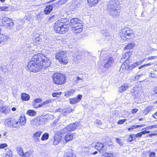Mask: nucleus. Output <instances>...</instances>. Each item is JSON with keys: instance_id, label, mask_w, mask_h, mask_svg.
Returning a JSON list of instances; mask_svg holds the SVG:
<instances>
[{"instance_id": "1", "label": "nucleus", "mask_w": 157, "mask_h": 157, "mask_svg": "<svg viewBox=\"0 0 157 157\" xmlns=\"http://www.w3.org/2000/svg\"><path fill=\"white\" fill-rule=\"evenodd\" d=\"M118 0H110L107 3V11L108 14L113 18H117L119 15L120 9Z\"/></svg>"}, {"instance_id": "2", "label": "nucleus", "mask_w": 157, "mask_h": 157, "mask_svg": "<svg viewBox=\"0 0 157 157\" xmlns=\"http://www.w3.org/2000/svg\"><path fill=\"white\" fill-rule=\"evenodd\" d=\"M53 27L56 33L64 34L67 32L69 29V22L67 19H60L54 24Z\"/></svg>"}, {"instance_id": "3", "label": "nucleus", "mask_w": 157, "mask_h": 157, "mask_svg": "<svg viewBox=\"0 0 157 157\" xmlns=\"http://www.w3.org/2000/svg\"><path fill=\"white\" fill-rule=\"evenodd\" d=\"M38 57L36 54L33 56L31 60L28 63V69L31 71L33 72H38L40 71H42L40 67L39 62L38 60Z\"/></svg>"}, {"instance_id": "4", "label": "nucleus", "mask_w": 157, "mask_h": 157, "mask_svg": "<svg viewBox=\"0 0 157 157\" xmlns=\"http://www.w3.org/2000/svg\"><path fill=\"white\" fill-rule=\"evenodd\" d=\"M36 55L38 57V60H37L39 62L42 70L50 66L51 62L49 58L43 54L38 53Z\"/></svg>"}, {"instance_id": "5", "label": "nucleus", "mask_w": 157, "mask_h": 157, "mask_svg": "<svg viewBox=\"0 0 157 157\" xmlns=\"http://www.w3.org/2000/svg\"><path fill=\"white\" fill-rule=\"evenodd\" d=\"M130 54L131 52H128L125 53L123 55L122 58L121 59V61H123V59H125V62L121 66V67L123 69L125 68L126 70H130L133 69L139 64V63H136L132 64L129 67L128 66V64L126 62L127 60H129L128 59L130 56Z\"/></svg>"}, {"instance_id": "6", "label": "nucleus", "mask_w": 157, "mask_h": 157, "mask_svg": "<svg viewBox=\"0 0 157 157\" xmlns=\"http://www.w3.org/2000/svg\"><path fill=\"white\" fill-rule=\"evenodd\" d=\"M54 82L57 85H61L66 82V77L65 75L61 73L56 72L52 75Z\"/></svg>"}, {"instance_id": "7", "label": "nucleus", "mask_w": 157, "mask_h": 157, "mask_svg": "<svg viewBox=\"0 0 157 157\" xmlns=\"http://www.w3.org/2000/svg\"><path fill=\"white\" fill-rule=\"evenodd\" d=\"M67 54V52L66 51H61L56 53V59L62 64H66L68 62Z\"/></svg>"}, {"instance_id": "8", "label": "nucleus", "mask_w": 157, "mask_h": 157, "mask_svg": "<svg viewBox=\"0 0 157 157\" xmlns=\"http://www.w3.org/2000/svg\"><path fill=\"white\" fill-rule=\"evenodd\" d=\"M78 124V123L77 122L71 123L62 129L60 130L64 134L68 132L72 131L75 130L77 127Z\"/></svg>"}, {"instance_id": "9", "label": "nucleus", "mask_w": 157, "mask_h": 157, "mask_svg": "<svg viewBox=\"0 0 157 157\" xmlns=\"http://www.w3.org/2000/svg\"><path fill=\"white\" fill-rule=\"evenodd\" d=\"M105 58L104 59V65L103 67L107 69L110 67L112 63L114 61L113 57L109 56L108 55H105Z\"/></svg>"}, {"instance_id": "10", "label": "nucleus", "mask_w": 157, "mask_h": 157, "mask_svg": "<svg viewBox=\"0 0 157 157\" xmlns=\"http://www.w3.org/2000/svg\"><path fill=\"white\" fill-rule=\"evenodd\" d=\"M60 130L56 132L55 133V135L54 137L53 144L54 145H56L59 144V141L61 140V137L64 135V134Z\"/></svg>"}, {"instance_id": "11", "label": "nucleus", "mask_w": 157, "mask_h": 157, "mask_svg": "<svg viewBox=\"0 0 157 157\" xmlns=\"http://www.w3.org/2000/svg\"><path fill=\"white\" fill-rule=\"evenodd\" d=\"M2 24L5 28L9 29H11L13 25L12 20L7 17H5L2 19Z\"/></svg>"}, {"instance_id": "12", "label": "nucleus", "mask_w": 157, "mask_h": 157, "mask_svg": "<svg viewBox=\"0 0 157 157\" xmlns=\"http://www.w3.org/2000/svg\"><path fill=\"white\" fill-rule=\"evenodd\" d=\"M133 31L129 28H122L120 31V34L124 35L125 36H130L131 34H133Z\"/></svg>"}, {"instance_id": "13", "label": "nucleus", "mask_w": 157, "mask_h": 157, "mask_svg": "<svg viewBox=\"0 0 157 157\" xmlns=\"http://www.w3.org/2000/svg\"><path fill=\"white\" fill-rule=\"evenodd\" d=\"M82 21L78 18H75L71 19L70 20V23L72 28H76L82 25Z\"/></svg>"}, {"instance_id": "14", "label": "nucleus", "mask_w": 157, "mask_h": 157, "mask_svg": "<svg viewBox=\"0 0 157 157\" xmlns=\"http://www.w3.org/2000/svg\"><path fill=\"white\" fill-rule=\"evenodd\" d=\"M95 147L100 153H102L106 151V147L102 144L100 143H97L95 145Z\"/></svg>"}, {"instance_id": "15", "label": "nucleus", "mask_w": 157, "mask_h": 157, "mask_svg": "<svg viewBox=\"0 0 157 157\" xmlns=\"http://www.w3.org/2000/svg\"><path fill=\"white\" fill-rule=\"evenodd\" d=\"M82 96L81 94H78L77 97L72 98L69 99V101L71 104H75L79 102L82 99Z\"/></svg>"}, {"instance_id": "16", "label": "nucleus", "mask_w": 157, "mask_h": 157, "mask_svg": "<svg viewBox=\"0 0 157 157\" xmlns=\"http://www.w3.org/2000/svg\"><path fill=\"white\" fill-rule=\"evenodd\" d=\"M42 133L41 131H38L34 133L32 136L33 141L35 142H40L39 138Z\"/></svg>"}, {"instance_id": "17", "label": "nucleus", "mask_w": 157, "mask_h": 157, "mask_svg": "<svg viewBox=\"0 0 157 157\" xmlns=\"http://www.w3.org/2000/svg\"><path fill=\"white\" fill-rule=\"evenodd\" d=\"M43 119L40 118H38L37 119L33 120L31 122L32 125L38 126L43 124L42 120Z\"/></svg>"}, {"instance_id": "18", "label": "nucleus", "mask_w": 157, "mask_h": 157, "mask_svg": "<svg viewBox=\"0 0 157 157\" xmlns=\"http://www.w3.org/2000/svg\"><path fill=\"white\" fill-rule=\"evenodd\" d=\"M76 136V134L75 133H68L66 135L65 139L66 141L68 142L72 140Z\"/></svg>"}, {"instance_id": "19", "label": "nucleus", "mask_w": 157, "mask_h": 157, "mask_svg": "<svg viewBox=\"0 0 157 157\" xmlns=\"http://www.w3.org/2000/svg\"><path fill=\"white\" fill-rule=\"evenodd\" d=\"M129 86L126 83L124 84L123 85L120 86L118 89V91L121 93H122L127 89Z\"/></svg>"}, {"instance_id": "20", "label": "nucleus", "mask_w": 157, "mask_h": 157, "mask_svg": "<svg viewBox=\"0 0 157 157\" xmlns=\"http://www.w3.org/2000/svg\"><path fill=\"white\" fill-rule=\"evenodd\" d=\"M21 99L23 101H27L30 99V96L25 93H22L21 94Z\"/></svg>"}, {"instance_id": "21", "label": "nucleus", "mask_w": 157, "mask_h": 157, "mask_svg": "<svg viewBox=\"0 0 157 157\" xmlns=\"http://www.w3.org/2000/svg\"><path fill=\"white\" fill-rule=\"evenodd\" d=\"M83 25H81L79 26H77V27L73 28L72 29L73 31L75 33H78L81 32L82 30Z\"/></svg>"}, {"instance_id": "22", "label": "nucleus", "mask_w": 157, "mask_h": 157, "mask_svg": "<svg viewBox=\"0 0 157 157\" xmlns=\"http://www.w3.org/2000/svg\"><path fill=\"white\" fill-rule=\"evenodd\" d=\"M122 34H120V35L118 36L119 39H117L118 41H120L121 43H123L124 41H126L129 38L126 37V36L124 35H122Z\"/></svg>"}, {"instance_id": "23", "label": "nucleus", "mask_w": 157, "mask_h": 157, "mask_svg": "<svg viewBox=\"0 0 157 157\" xmlns=\"http://www.w3.org/2000/svg\"><path fill=\"white\" fill-rule=\"evenodd\" d=\"M53 6L50 5L47 6L45 8L44 12L45 14H48L52 10Z\"/></svg>"}, {"instance_id": "24", "label": "nucleus", "mask_w": 157, "mask_h": 157, "mask_svg": "<svg viewBox=\"0 0 157 157\" xmlns=\"http://www.w3.org/2000/svg\"><path fill=\"white\" fill-rule=\"evenodd\" d=\"M16 151L18 154L22 156L23 155V151L22 147L20 146H18L16 147Z\"/></svg>"}, {"instance_id": "25", "label": "nucleus", "mask_w": 157, "mask_h": 157, "mask_svg": "<svg viewBox=\"0 0 157 157\" xmlns=\"http://www.w3.org/2000/svg\"><path fill=\"white\" fill-rule=\"evenodd\" d=\"M10 109H8V107L4 106L0 107V112L2 113L5 114L8 113Z\"/></svg>"}, {"instance_id": "26", "label": "nucleus", "mask_w": 157, "mask_h": 157, "mask_svg": "<svg viewBox=\"0 0 157 157\" xmlns=\"http://www.w3.org/2000/svg\"><path fill=\"white\" fill-rule=\"evenodd\" d=\"M13 120H10L9 119H6L5 121V124L6 125L8 126L9 127H12L13 126Z\"/></svg>"}, {"instance_id": "27", "label": "nucleus", "mask_w": 157, "mask_h": 157, "mask_svg": "<svg viewBox=\"0 0 157 157\" xmlns=\"http://www.w3.org/2000/svg\"><path fill=\"white\" fill-rule=\"evenodd\" d=\"M75 89L70 90L68 91L65 93V96L66 97H68L72 95L73 94V93L75 92Z\"/></svg>"}, {"instance_id": "28", "label": "nucleus", "mask_w": 157, "mask_h": 157, "mask_svg": "<svg viewBox=\"0 0 157 157\" xmlns=\"http://www.w3.org/2000/svg\"><path fill=\"white\" fill-rule=\"evenodd\" d=\"M135 46V44L133 43H130L127 44L124 48L125 49H129L133 48Z\"/></svg>"}, {"instance_id": "29", "label": "nucleus", "mask_w": 157, "mask_h": 157, "mask_svg": "<svg viewBox=\"0 0 157 157\" xmlns=\"http://www.w3.org/2000/svg\"><path fill=\"white\" fill-rule=\"evenodd\" d=\"M49 136V134L48 133H45L42 135L41 139L43 141L46 140L48 138Z\"/></svg>"}, {"instance_id": "30", "label": "nucleus", "mask_w": 157, "mask_h": 157, "mask_svg": "<svg viewBox=\"0 0 157 157\" xmlns=\"http://www.w3.org/2000/svg\"><path fill=\"white\" fill-rule=\"evenodd\" d=\"M27 113L30 116H35L36 114V113L33 110H29L27 111Z\"/></svg>"}, {"instance_id": "31", "label": "nucleus", "mask_w": 157, "mask_h": 157, "mask_svg": "<svg viewBox=\"0 0 157 157\" xmlns=\"http://www.w3.org/2000/svg\"><path fill=\"white\" fill-rule=\"evenodd\" d=\"M19 123L21 125H24L26 122V119L25 117H21L20 119Z\"/></svg>"}, {"instance_id": "32", "label": "nucleus", "mask_w": 157, "mask_h": 157, "mask_svg": "<svg viewBox=\"0 0 157 157\" xmlns=\"http://www.w3.org/2000/svg\"><path fill=\"white\" fill-rule=\"evenodd\" d=\"M102 157H114V156L111 153L105 152L102 155Z\"/></svg>"}, {"instance_id": "33", "label": "nucleus", "mask_w": 157, "mask_h": 157, "mask_svg": "<svg viewBox=\"0 0 157 157\" xmlns=\"http://www.w3.org/2000/svg\"><path fill=\"white\" fill-rule=\"evenodd\" d=\"M24 19L28 21H30L31 19V16L30 14L29 13L26 14L24 17Z\"/></svg>"}, {"instance_id": "34", "label": "nucleus", "mask_w": 157, "mask_h": 157, "mask_svg": "<svg viewBox=\"0 0 157 157\" xmlns=\"http://www.w3.org/2000/svg\"><path fill=\"white\" fill-rule=\"evenodd\" d=\"M32 152L30 151L26 152L25 153H23V155L22 156V157H29L32 154Z\"/></svg>"}, {"instance_id": "35", "label": "nucleus", "mask_w": 157, "mask_h": 157, "mask_svg": "<svg viewBox=\"0 0 157 157\" xmlns=\"http://www.w3.org/2000/svg\"><path fill=\"white\" fill-rule=\"evenodd\" d=\"M153 108V107L152 106H149L144 110V112L146 113L145 114H146L148 113L151 110H152Z\"/></svg>"}, {"instance_id": "36", "label": "nucleus", "mask_w": 157, "mask_h": 157, "mask_svg": "<svg viewBox=\"0 0 157 157\" xmlns=\"http://www.w3.org/2000/svg\"><path fill=\"white\" fill-rule=\"evenodd\" d=\"M116 139L117 142L120 145L123 146L124 145V143L122 142L121 139L116 137Z\"/></svg>"}, {"instance_id": "37", "label": "nucleus", "mask_w": 157, "mask_h": 157, "mask_svg": "<svg viewBox=\"0 0 157 157\" xmlns=\"http://www.w3.org/2000/svg\"><path fill=\"white\" fill-rule=\"evenodd\" d=\"M56 15H52L48 17V21L50 22L53 21L54 20H55L56 18Z\"/></svg>"}, {"instance_id": "38", "label": "nucleus", "mask_w": 157, "mask_h": 157, "mask_svg": "<svg viewBox=\"0 0 157 157\" xmlns=\"http://www.w3.org/2000/svg\"><path fill=\"white\" fill-rule=\"evenodd\" d=\"M39 36V35L38 34H35L33 36V39H35L36 41L39 42L40 40Z\"/></svg>"}, {"instance_id": "39", "label": "nucleus", "mask_w": 157, "mask_h": 157, "mask_svg": "<svg viewBox=\"0 0 157 157\" xmlns=\"http://www.w3.org/2000/svg\"><path fill=\"white\" fill-rule=\"evenodd\" d=\"M8 10V7L6 6H0V11H7Z\"/></svg>"}, {"instance_id": "40", "label": "nucleus", "mask_w": 157, "mask_h": 157, "mask_svg": "<svg viewBox=\"0 0 157 157\" xmlns=\"http://www.w3.org/2000/svg\"><path fill=\"white\" fill-rule=\"evenodd\" d=\"M61 93V92H56L52 94V96L54 97H59Z\"/></svg>"}, {"instance_id": "41", "label": "nucleus", "mask_w": 157, "mask_h": 157, "mask_svg": "<svg viewBox=\"0 0 157 157\" xmlns=\"http://www.w3.org/2000/svg\"><path fill=\"white\" fill-rule=\"evenodd\" d=\"M80 1L79 0H77L76 1H75L74 3V5L75 7H79L81 5V3H80Z\"/></svg>"}, {"instance_id": "42", "label": "nucleus", "mask_w": 157, "mask_h": 157, "mask_svg": "<svg viewBox=\"0 0 157 157\" xmlns=\"http://www.w3.org/2000/svg\"><path fill=\"white\" fill-rule=\"evenodd\" d=\"M149 76L150 77L152 78H157V75L154 73H150L149 74Z\"/></svg>"}, {"instance_id": "43", "label": "nucleus", "mask_w": 157, "mask_h": 157, "mask_svg": "<svg viewBox=\"0 0 157 157\" xmlns=\"http://www.w3.org/2000/svg\"><path fill=\"white\" fill-rule=\"evenodd\" d=\"M151 63H149L147 64H144V65H142L140 67H139V69H140L141 68H144L145 67H146L147 66H151Z\"/></svg>"}, {"instance_id": "44", "label": "nucleus", "mask_w": 157, "mask_h": 157, "mask_svg": "<svg viewBox=\"0 0 157 157\" xmlns=\"http://www.w3.org/2000/svg\"><path fill=\"white\" fill-rule=\"evenodd\" d=\"M126 121V119H124L122 120H119L117 122V124H123Z\"/></svg>"}, {"instance_id": "45", "label": "nucleus", "mask_w": 157, "mask_h": 157, "mask_svg": "<svg viewBox=\"0 0 157 157\" xmlns=\"http://www.w3.org/2000/svg\"><path fill=\"white\" fill-rule=\"evenodd\" d=\"M153 127L157 128V125H155V126H150L148 127H147L145 128V129H151ZM144 128H143V129L144 130Z\"/></svg>"}, {"instance_id": "46", "label": "nucleus", "mask_w": 157, "mask_h": 157, "mask_svg": "<svg viewBox=\"0 0 157 157\" xmlns=\"http://www.w3.org/2000/svg\"><path fill=\"white\" fill-rule=\"evenodd\" d=\"M136 135V137L137 138H141L142 135H143V134L142 133V132H140L139 133H138L137 134H135Z\"/></svg>"}, {"instance_id": "47", "label": "nucleus", "mask_w": 157, "mask_h": 157, "mask_svg": "<svg viewBox=\"0 0 157 157\" xmlns=\"http://www.w3.org/2000/svg\"><path fill=\"white\" fill-rule=\"evenodd\" d=\"M66 157H76V155L72 153H69L66 156Z\"/></svg>"}, {"instance_id": "48", "label": "nucleus", "mask_w": 157, "mask_h": 157, "mask_svg": "<svg viewBox=\"0 0 157 157\" xmlns=\"http://www.w3.org/2000/svg\"><path fill=\"white\" fill-rule=\"evenodd\" d=\"M7 146V145L6 144H2L0 145V148H3Z\"/></svg>"}, {"instance_id": "49", "label": "nucleus", "mask_w": 157, "mask_h": 157, "mask_svg": "<svg viewBox=\"0 0 157 157\" xmlns=\"http://www.w3.org/2000/svg\"><path fill=\"white\" fill-rule=\"evenodd\" d=\"M42 101V99L40 98H37L34 100V102L36 103H39L40 102Z\"/></svg>"}, {"instance_id": "50", "label": "nucleus", "mask_w": 157, "mask_h": 157, "mask_svg": "<svg viewBox=\"0 0 157 157\" xmlns=\"http://www.w3.org/2000/svg\"><path fill=\"white\" fill-rule=\"evenodd\" d=\"M65 109H66V111H67V113H70L73 110V109L70 107H68Z\"/></svg>"}, {"instance_id": "51", "label": "nucleus", "mask_w": 157, "mask_h": 157, "mask_svg": "<svg viewBox=\"0 0 157 157\" xmlns=\"http://www.w3.org/2000/svg\"><path fill=\"white\" fill-rule=\"evenodd\" d=\"M142 76V74L137 75L135 77L134 79L136 80H138L139 79V78Z\"/></svg>"}, {"instance_id": "52", "label": "nucleus", "mask_w": 157, "mask_h": 157, "mask_svg": "<svg viewBox=\"0 0 157 157\" xmlns=\"http://www.w3.org/2000/svg\"><path fill=\"white\" fill-rule=\"evenodd\" d=\"M149 157H155V154L154 152H151L149 155Z\"/></svg>"}, {"instance_id": "53", "label": "nucleus", "mask_w": 157, "mask_h": 157, "mask_svg": "<svg viewBox=\"0 0 157 157\" xmlns=\"http://www.w3.org/2000/svg\"><path fill=\"white\" fill-rule=\"evenodd\" d=\"M52 100L51 99H49L46 101L43 102V105H45L51 102Z\"/></svg>"}, {"instance_id": "54", "label": "nucleus", "mask_w": 157, "mask_h": 157, "mask_svg": "<svg viewBox=\"0 0 157 157\" xmlns=\"http://www.w3.org/2000/svg\"><path fill=\"white\" fill-rule=\"evenodd\" d=\"M76 79L75 80H78L79 82H82L83 81L82 79L80 78L79 76H77L76 78Z\"/></svg>"}, {"instance_id": "55", "label": "nucleus", "mask_w": 157, "mask_h": 157, "mask_svg": "<svg viewBox=\"0 0 157 157\" xmlns=\"http://www.w3.org/2000/svg\"><path fill=\"white\" fill-rule=\"evenodd\" d=\"M133 140L132 137L131 136V135L129 136V137L128 139L127 140V142H131Z\"/></svg>"}, {"instance_id": "56", "label": "nucleus", "mask_w": 157, "mask_h": 157, "mask_svg": "<svg viewBox=\"0 0 157 157\" xmlns=\"http://www.w3.org/2000/svg\"><path fill=\"white\" fill-rule=\"evenodd\" d=\"M95 122L96 124H98V125H100L102 124V122H101V121L98 120H96L95 121Z\"/></svg>"}, {"instance_id": "57", "label": "nucleus", "mask_w": 157, "mask_h": 157, "mask_svg": "<svg viewBox=\"0 0 157 157\" xmlns=\"http://www.w3.org/2000/svg\"><path fill=\"white\" fill-rule=\"evenodd\" d=\"M4 39V37L0 35V44L3 41Z\"/></svg>"}, {"instance_id": "58", "label": "nucleus", "mask_w": 157, "mask_h": 157, "mask_svg": "<svg viewBox=\"0 0 157 157\" xmlns=\"http://www.w3.org/2000/svg\"><path fill=\"white\" fill-rule=\"evenodd\" d=\"M138 109H132L131 111L132 113H136L138 111Z\"/></svg>"}, {"instance_id": "59", "label": "nucleus", "mask_w": 157, "mask_h": 157, "mask_svg": "<svg viewBox=\"0 0 157 157\" xmlns=\"http://www.w3.org/2000/svg\"><path fill=\"white\" fill-rule=\"evenodd\" d=\"M142 132V133L143 134H145L147 133H149L150 132L149 131H146V130H145V131H142V132Z\"/></svg>"}, {"instance_id": "60", "label": "nucleus", "mask_w": 157, "mask_h": 157, "mask_svg": "<svg viewBox=\"0 0 157 157\" xmlns=\"http://www.w3.org/2000/svg\"><path fill=\"white\" fill-rule=\"evenodd\" d=\"M131 136L132 137L133 140H135L136 138H137L136 137V135L134 134H132L131 135Z\"/></svg>"}, {"instance_id": "61", "label": "nucleus", "mask_w": 157, "mask_h": 157, "mask_svg": "<svg viewBox=\"0 0 157 157\" xmlns=\"http://www.w3.org/2000/svg\"><path fill=\"white\" fill-rule=\"evenodd\" d=\"M36 19L38 20V21H40V19H39L40 18V14H37L36 16Z\"/></svg>"}, {"instance_id": "62", "label": "nucleus", "mask_w": 157, "mask_h": 157, "mask_svg": "<svg viewBox=\"0 0 157 157\" xmlns=\"http://www.w3.org/2000/svg\"><path fill=\"white\" fill-rule=\"evenodd\" d=\"M153 91L155 93L157 94V86L155 87L153 89Z\"/></svg>"}, {"instance_id": "63", "label": "nucleus", "mask_w": 157, "mask_h": 157, "mask_svg": "<svg viewBox=\"0 0 157 157\" xmlns=\"http://www.w3.org/2000/svg\"><path fill=\"white\" fill-rule=\"evenodd\" d=\"M66 109H63V114L64 115H66V114L67 113V111H66Z\"/></svg>"}, {"instance_id": "64", "label": "nucleus", "mask_w": 157, "mask_h": 157, "mask_svg": "<svg viewBox=\"0 0 157 157\" xmlns=\"http://www.w3.org/2000/svg\"><path fill=\"white\" fill-rule=\"evenodd\" d=\"M32 105H33L34 107L35 108H37L38 107V105H36V103H35V102H33Z\"/></svg>"}]
</instances>
